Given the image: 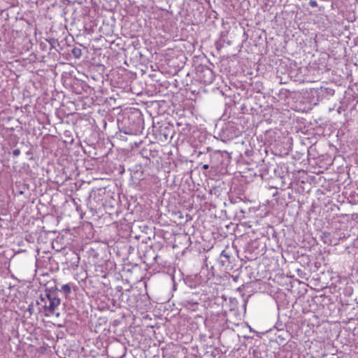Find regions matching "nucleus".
Here are the masks:
<instances>
[{
    "label": "nucleus",
    "mask_w": 358,
    "mask_h": 358,
    "mask_svg": "<svg viewBox=\"0 0 358 358\" xmlns=\"http://www.w3.org/2000/svg\"><path fill=\"white\" fill-rule=\"evenodd\" d=\"M62 289L64 292H65L67 294L71 292V287L68 284L64 285Z\"/></svg>",
    "instance_id": "obj_2"
},
{
    "label": "nucleus",
    "mask_w": 358,
    "mask_h": 358,
    "mask_svg": "<svg viewBox=\"0 0 358 358\" xmlns=\"http://www.w3.org/2000/svg\"><path fill=\"white\" fill-rule=\"evenodd\" d=\"M330 236V233L328 232H324L322 235V238H324V243H329L328 241L327 240Z\"/></svg>",
    "instance_id": "obj_3"
},
{
    "label": "nucleus",
    "mask_w": 358,
    "mask_h": 358,
    "mask_svg": "<svg viewBox=\"0 0 358 358\" xmlns=\"http://www.w3.org/2000/svg\"><path fill=\"white\" fill-rule=\"evenodd\" d=\"M206 82H209V83H210V82H211V78H210L208 81H207V80H204V83H206Z\"/></svg>",
    "instance_id": "obj_8"
},
{
    "label": "nucleus",
    "mask_w": 358,
    "mask_h": 358,
    "mask_svg": "<svg viewBox=\"0 0 358 358\" xmlns=\"http://www.w3.org/2000/svg\"><path fill=\"white\" fill-rule=\"evenodd\" d=\"M310 5L312 6V7H316L317 6V3L315 1H310Z\"/></svg>",
    "instance_id": "obj_6"
},
{
    "label": "nucleus",
    "mask_w": 358,
    "mask_h": 358,
    "mask_svg": "<svg viewBox=\"0 0 358 358\" xmlns=\"http://www.w3.org/2000/svg\"><path fill=\"white\" fill-rule=\"evenodd\" d=\"M208 168H209V165H208V164H204V165L203 166V169L204 170H206V169H208Z\"/></svg>",
    "instance_id": "obj_7"
},
{
    "label": "nucleus",
    "mask_w": 358,
    "mask_h": 358,
    "mask_svg": "<svg viewBox=\"0 0 358 358\" xmlns=\"http://www.w3.org/2000/svg\"><path fill=\"white\" fill-rule=\"evenodd\" d=\"M20 149H15L13 151V156L15 157H17L20 155Z\"/></svg>",
    "instance_id": "obj_5"
},
{
    "label": "nucleus",
    "mask_w": 358,
    "mask_h": 358,
    "mask_svg": "<svg viewBox=\"0 0 358 358\" xmlns=\"http://www.w3.org/2000/svg\"><path fill=\"white\" fill-rule=\"evenodd\" d=\"M60 301L56 297H52L46 294L45 297L41 298V302H38L45 310V316L50 317L55 314V308L59 305Z\"/></svg>",
    "instance_id": "obj_1"
},
{
    "label": "nucleus",
    "mask_w": 358,
    "mask_h": 358,
    "mask_svg": "<svg viewBox=\"0 0 358 358\" xmlns=\"http://www.w3.org/2000/svg\"><path fill=\"white\" fill-rule=\"evenodd\" d=\"M80 49H77V50H73V52L74 54V55L76 57H79L80 56Z\"/></svg>",
    "instance_id": "obj_4"
}]
</instances>
